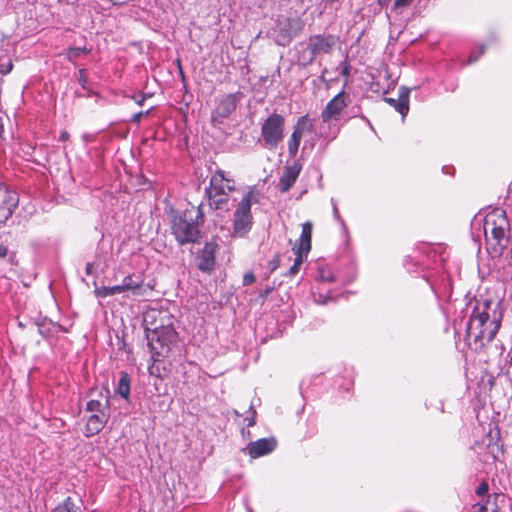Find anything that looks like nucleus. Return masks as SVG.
Here are the masks:
<instances>
[{
	"label": "nucleus",
	"instance_id": "nucleus-28",
	"mask_svg": "<svg viewBox=\"0 0 512 512\" xmlns=\"http://www.w3.org/2000/svg\"><path fill=\"white\" fill-rule=\"evenodd\" d=\"M484 53V46H479L477 47L475 50H473L471 52V54L469 55V59H468V62L469 63H474L476 62L480 57L481 55Z\"/></svg>",
	"mask_w": 512,
	"mask_h": 512
},
{
	"label": "nucleus",
	"instance_id": "nucleus-2",
	"mask_svg": "<svg viewBox=\"0 0 512 512\" xmlns=\"http://www.w3.org/2000/svg\"><path fill=\"white\" fill-rule=\"evenodd\" d=\"M500 323L501 313L497 303L477 302L467 324V338L474 342H490L497 334Z\"/></svg>",
	"mask_w": 512,
	"mask_h": 512
},
{
	"label": "nucleus",
	"instance_id": "nucleus-12",
	"mask_svg": "<svg viewBox=\"0 0 512 512\" xmlns=\"http://www.w3.org/2000/svg\"><path fill=\"white\" fill-rule=\"evenodd\" d=\"M17 205L18 200L15 195H12L0 181V226L12 216Z\"/></svg>",
	"mask_w": 512,
	"mask_h": 512
},
{
	"label": "nucleus",
	"instance_id": "nucleus-34",
	"mask_svg": "<svg viewBox=\"0 0 512 512\" xmlns=\"http://www.w3.org/2000/svg\"><path fill=\"white\" fill-rule=\"evenodd\" d=\"M60 141H67L69 139V133L67 131H62L59 137Z\"/></svg>",
	"mask_w": 512,
	"mask_h": 512
},
{
	"label": "nucleus",
	"instance_id": "nucleus-30",
	"mask_svg": "<svg viewBox=\"0 0 512 512\" xmlns=\"http://www.w3.org/2000/svg\"><path fill=\"white\" fill-rule=\"evenodd\" d=\"M78 73H79L78 81H79L80 85H81L84 89H86L87 77H86L85 70H84V69H80Z\"/></svg>",
	"mask_w": 512,
	"mask_h": 512
},
{
	"label": "nucleus",
	"instance_id": "nucleus-22",
	"mask_svg": "<svg viewBox=\"0 0 512 512\" xmlns=\"http://www.w3.org/2000/svg\"><path fill=\"white\" fill-rule=\"evenodd\" d=\"M119 293H122V290L119 285H115V286H111V287L102 286V287H97L95 289V294L99 298H106V297H109V296H112L115 294H119Z\"/></svg>",
	"mask_w": 512,
	"mask_h": 512
},
{
	"label": "nucleus",
	"instance_id": "nucleus-31",
	"mask_svg": "<svg viewBox=\"0 0 512 512\" xmlns=\"http://www.w3.org/2000/svg\"><path fill=\"white\" fill-rule=\"evenodd\" d=\"M488 489H489L488 484H487V483H485V482H483V483H481V484L477 487V489H476V494H477V495H479V496H483V495L487 494Z\"/></svg>",
	"mask_w": 512,
	"mask_h": 512
},
{
	"label": "nucleus",
	"instance_id": "nucleus-19",
	"mask_svg": "<svg viewBox=\"0 0 512 512\" xmlns=\"http://www.w3.org/2000/svg\"><path fill=\"white\" fill-rule=\"evenodd\" d=\"M385 101L404 117L409 111V90L401 88L398 99L385 98Z\"/></svg>",
	"mask_w": 512,
	"mask_h": 512
},
{
	"label": "nucleus",
	"instance_id": "nucleus-3",
	"mask_svg": "<svg viewBox=\"0 0 512 512\" xmlns=\"http://www.w3.org/2000/svg\"><path fill=\"white\" fill-rule=\"evenodd\" d=\"M234 191V178L224 170L217 169L212 174L209 187L206 189L210 206L216 210H228L230 194Z\"/></svg>",
	"mask_w": 512,
	"mask_h": 512
},
{
	"label": "nucleus",
	"instance_id": "nucleus-25",
	"mask_svg": "<svg viewBox=\"0 0 512 512\" xmlns=\"http://www.w3.org/2000/svg\"><path fill=\"white\" fill-rule=\"evenodd\" d=\"M331 204H332L333 216H334L335 220L341 225L343 232L345 234H347L348 233V229L346 227V224H345L343 218L339 214L337 202L334 199H331Z\"/></svg>",
	"mask_w": 512,
	"mask_h": 512
},
{
	"label": "nucleus",
	"instance_id": "nucleus-5",
	"mask_svg": "<svg viewBox=\"0 0 512 512\" xmlns=\"http://www.w3.org/2000/svg\"><path fill=\"white\" fill-rule=\"evenodd\" d=\"M259 202V192L251 189L246 192L238 202L233 215L234 235L243 237L252 227L253 217L251 214V205Z\"/></svg>",
	"mask_w": 512,
	"mask_h": 512
},
{
	"label": "nucleus",
	"instance_id": "nucleus-15",
	"mask_svg": "<svg viewBox=\"0 0 512 512\" xmlns=\"http://www.w3.org/2000/svg\"><path fill=\"white\" fill-rule=\"evenodd\" d=\"M321 117V123L318 126L317 134L327 142L334 140L340 132L339 121L333 118Z\"/></svg>",
	"mask_w": 512,
	"mask_h": 512
},
{
	"label": "nucleus",
	"instance_id": "nucleus-21",
	"mask_svg": "<svg viewBox=\"0 0 512 512\" xmlns=\"http://www.w3.org/2000/svg\"><path fill=\"white\" fill-rule=\"evenodd\" d=\"M52 512H81V510L71 497H67L62 503L58 504Z\"/></svg>",
	"mask_w": 512,
	"mask_h": 512
},
{
	"label": "nucleus",
	"instance_id": "nucleus-39",
	"mask_svg": "<svg viewBox=\"0 0 512 512\" xmlns=\"http://www.w3.org/2000/svg\"><path fill=\"white\" fill-rule=\"evenodd\" d=\"M3 131H4V125H3L2 119L0 118V136L2 135Z\"/></svg>",
	"mask_w": 512,
	"mask_h": 512
},
{
	"label": "nucleus",
	"instance_id": "nucleus-23",
	"mask_svg": "<svg viewBox=\"0 0 512 512\" xmlns=\"http://www.w3.org/2000/svg\"><path fill=\"white\" fill-rule=\"evenodd\" d=\"M141 285V281H134L133 277L131 275H128L123 279L122 284H120L119 286L122 292H125L129 290L139 289Z\"/></svg>",
	"mask_w": 512,
	"mask_h": 512
},
{
	"label": "nucleus",
	"instance_id": "nucleus-7",
	"mask_svg": "<svg viewBox=\"0 0 512 512\" xmlns=\"http://www.w3.org/2000/svg\"><path fill=\"white\" fill-rule=\"evenodd\" d=\"M285 118L272 113L261 124V143L268 150H275L284 139Z\"/></svg>",
	"mask_w": 512,
	"mask_h": 512
},
{
	"label": "nucleus",
	"instance_id": "nucleus-32",
	"mask_svg": "<svg viewBox=\"0 0 512 512\" xmlns=\"http://www.w3.org/2000/svg\"><path fill=\"white\" fill-rule=\"evenodd\" d=\"M255 281V276L253 273H246L243 277L244 285H250Z\"/></svg>",
	"mask_w": 512,
	"mask_h": 512
},
{
	"label": "nucleus",
	"instance_id": "nucleus-33",
	"mask_svg": "<svg viewBox=\"0 0 512 512\" xmlns=\"http://www.w3.org/2000/svg\"><path fill=\"white\" fill-rule=\"evenodd\" d=\"M147 113L148 112H145V114H147ZM143 115H144V112H138V113L134 114L132 117V121L139 122Z\"/></svg>",
	"mask_w": 512,
	"mask_h": 512
},
{
	"label": "nucleus",
	"instance_id": "nucleus-36",
	"mask_svg": "<svg viewBox=\"0 0 512 512\" xmlns=\"http://www.w3.org/2000/svg\"><path fill=\"white\" fill-rule=\"evenodd\" d=\"M391 0H377L378 4L381 6V7H385L388 5V3L390 2Z\"/></svg>",
	"mask_w": 512,
	"mask_h": 512
},
{
	"label": "nucleus",
	"instance_id": "nucleus-26",
	"mask_svg": "<svg viewBox=\"0 0 512 512\" xmlns=\"http://www.w3.org/2000/svg\"><path fill=\"white\" fill-rule=\"evenodd\" d=\"M414 0H395L392 11L396 14H401L405 8L409 7Z\"/></svg>",
	"mask_w": 512,
	"mask_h": 512
},
{
	"label": "nucleus",
	"instance_id": "nucleus-8",
	"mask_svg": "<svg viewBox=\"0 0 512 512\" xmlns=\"http://www.w3.org/2000/svg\"><path fill=\"white\" fill-rule=\"evenodd\" d=\"M176 333L171 326L154 328L148 335V346L154 362L159 361L170 350V345L175 341Z\"/></svg>",
	"mask_w": 512,
	"mask_h": 512
},
{
	"label": "nucleus",
	"instance_id": "nucleus-17",
	"mask_svg": "<svg viewBox=\"0 0 512 512\" xmlns=\"http://www.w3.org/2000/svg\"><path fill=\"white\" fill-rule=\"evenodd\" d=\"M236 108V102L232 95L226 96L220 101L212 113V121L221 123L223 119L228 118Z\"/></svg>",
	"mask_w": 512,
	"mask_h": 512
},
{
	"label": "nucleus",
	"instance_id": "nucleus-40",
	"mask_svg": "<svg viewBox=\"0 0 512 512\" xmlns=\"http://www.w3.org/2000/svg\"><path fill=\"white\" fill-rule=\"evenodd\" d=\"M91 266L92 265L90 263H88L87 266H86V270H87L88 274L90 273Z\"/></svg>",
	"mask_w": 512,
	"mask_h": 512
},
{
	"label": "nucleus",
	"instance_id": "nucleus-16",
	"mask_svg": "<svg viewBox=\"0 0 512 512\" xmlns=\"http://www.w3.org/2000/svg\"><path fill=\"white\" fill-rule=\"evenodd\" d=\"M216 248V243L208 242L198 253V268L201 271L208 272L214 268Z\"/></svg>",
	"mask_w": 512,
	"mask_h": 512
},
{
	"label": "nucleus",
	"instance_id": "nucleus-14",
	"mask_svg": "<svg viewBox=\"0 0 512 512\" xmlns=\"http://www.w3.org/2000/svg\"><path fill=\"white\" fill-rule=\"evenodd\" d=\"M275 447L276 441L274 438H261L257 441L249 443L246 447V451L252 458L255 459L271 453Z\"/></svg>",
	"mask_w": 512,
	"mask_h": 512
},
{
	"label": "nucleus",
	"instance_id": "nucleus-13",
	"mask_svg": "<svg viewBox=\"0 0 512 512\" xmlns=\"http://www.w3.org/2000/svg\"><path fill=\"white\" fill-rule=\"evenodd\" d=\"M348 106V96L344 90L334 96L321 112V116L340 121L342 111Z\"/></svg>",
	"mask_w": 512,
	"mask_h": 512
},
{
	"label": "nucleus",
	"instance_id": "nucleus-6",
	"mask_svg": "<svg viewBox=\"0 0 512 512\" xmlns=\"http://www.w3.org/2000/svg\"><path fill=\"white\" fill-rule=\"evenodd\" d=\"M86 411L90 413L85 425V436L91 437L98 434L110 418L109 399L102 396L100 400H90L86 405Z\"/></svg>",
	"mask_w": 512,
	"mask_h": 512
},
{
	"label": "nucleus",
	"instance_id": "nucleus-4",
	"mask_svg": "<svg viewBox=\"0 0 512 512\" xmlns=\"http://www.w3.org/2000/svg\"><path fill=\"white\" fill-rule=\"evenodd\" d=\"M201 212L199 209H186L173 217L172 234L180 245L194 243L200 236L199 221Z\"/></svg>",
	"mask_w": 512,
	"mask_h": 512
},
{
	"label": "nucleus",
	"instance_id": "nucleus-35",
	"mask_svg": "<svg viewBox=\"0 0 512 512\" xmlns=\"http://www.w3.org/2000/svg\"><path fill=\"white\" fill-rule=\"evenodd\" d=\"M342 74L344 76H348L349 75V66L347 63H344L343 64V69H342Z\"/></svg>",
	"mask_w": 512,
	"mask_h": 512
},
{
	"label": "nucleus",
	"instance_id": "nucleus-1",
	"mask_svg": "<svg viewBox=\"0 0 512 512\" xmlns=\"http://www.w3.org/2000/svg\"><path fill=\"white\" fill-rule=\"evenodd\" d=\"M474 239L484 235L487 253L492 258L500 257L509 242V222L502 209H494L485 216L476 215L471 222Z\"/></svg>",
	"mask_w": 512,
	"mask_h": 512
},
{
	"label": "nucleus",
	"instance_id": "nucleus-20",
	"mask_svg": "<svg viewBox=\"0 0 512 512\" xmlns=\"http://www.w3.org/2000/svg\"><path fill=\"white\" fill-rule=\"evenodd\" d=\"M116 392L127 399L130 394V379L126 373H123L119 378Z\"/></svg>",
	"mask_w": 512,
	"mask_h": 512
},
{
	"label": "nucleus",
	"instance_id": "nucleus-9",
	"mask_svg": "<svg viewBox=\"0 0 512 512\" xmlns=\"http://www.w3.org/2000/svg\"><path fill=\"white\" fill-rule=\"evenodd\" d=\"M311 238H312V224L305 222L302 225V232L298 242L293 247L295 254L294 263L289 269V275H295L298 273L300 266L306 260L308 253L311 250Z\"/></svg>",
	"mask_w": 512,
	"mask_h": 512
},
{
	"label": "nucleus",
	"instance_id": "nucleus-37",
	"mask_svg": "<svg viewBox=\"0 0 512 512\" xmlns=\"http://www.w3.org/2000/svg\"><path fill=\"white\" fill-rule=\"evenodd\" d=\"M6 254L7 249L3 245H0V257H4Z\"/></svg>",
	"mask_w": 512,
	"mask_h": 512
},
{
	"label": "nucleus",
	"instance_id": "nucleus-24",
	"mask_svg": "<svg viewBox=\"0 0 512 512\" xmlns=\"http://www.w3.org/2000/svg\"><path fill=\"white\" fill-rule=\"evenodd\" d=\"M90 52V49L86 47H70L67 50V59L71 62L75 61L76 59L80 58L82 55L87 54Z\"/></svg>",
	"mask_w": 512,
	"mask_h": 512
},
{
	"label": "nucleus",
	"instance_id": "nucleus-10",
	"mask_svg": "<svg viewBox=\"0 0 512 512\" xmlns=\"http://www.w3.org/2000/svg\"><path fill=\"white\" fill-rule=\"evenodd\" d=\"M338 43V38L334 35L317 34L310 36L307 43V49L310 53L307 61L312 62L320 54H329Z\"/></svg>",
	"mask_w": 512,
	"mask_h": 512
},
{
	"label": "nucleus",
	"instance_id": "nucleus-11",
	"mask_svg": "<svg viewBox=\"0 0 512 512\" xmlns=\"http://www.w3.org/2000/svg\"><path fill=\"white\" fill-rule=\"evenodd\" d=\"M313 127V120L310 119L308 115L298 118L288 140V152L291 157H295L297 155L303 134L305 132L312 131Z\"/></svg>",
	"mask_w": 512,
	"mask_h": 512
},
{
	"label": "nucleus",
	"instance_id": "nucleus-29",
	"mask_svg": "<svg viewBox=\"0 0 512 512\" xmlns=\"http://www.w3.org/2000/svg\"><path fill=\"white\" fill-rule=\"evenodd\" d=\"M255 419H256V411L251 406L249 409V415L246 418V420L248 421V426H253L255 424Z\"/></svg>",
	"mask_w": 512,
	"mask_h": 512
},
{
	"label": "nucleus",
	"instance_id": "nucleus-38",
	"mask_svg": "<svg viewBox=\"0 0 512 512\" xmlns=\"http://www.w3.org/2000/svg\"><path fill=\"white\" fill-rule=\"evenodd\" d=\"M320 277H321V279H322L323 281H332V280H333L332 276H330V275L326 276V275H324L323 273L321 274V276H320Z\"/></svg>",
	"mask_w": 512,
	"mask_h": 512
},
{
	"label": "nucleus",
	"instance_id": "nucleus-18",
	"mask_svg": "<svg viewBox=\"0 0 512 512\" xmlns=\"http://www.w3.org/2000/svg\"><path fill=\"white\" fill-rule=\"evenodd\" d=\"M301 171V167L294 163L285 167L283 175L279 180V189L281 192H287L296 182Z\"/></svg>",
	"mask_w": 512,
	"mask_h": 512
},
{
	"label": "nucleus",
	"instance_id": "nucleus-27",
	"mask_svg": "<svg viewBox=\"0 0 512 512\" xmlns=\"http://www.w3.org/2000/svg\"><path fill=\"white\" fill-rule=\"evenodd\" d=\"M13 68V64L11 59L5 58L0 59V73L1 74H8Z\"/></svg>",
	"mask_w": 512,
	"mask_h": 512
}]
</instances>
